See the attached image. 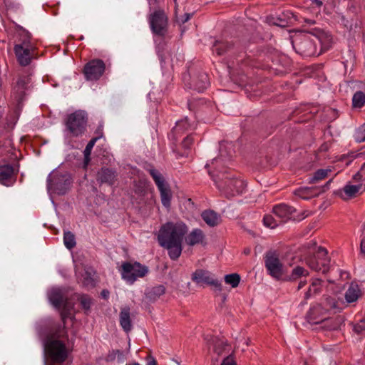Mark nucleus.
<instances>
[{"instance_id":"obj_14","label":"nucleus","mask_w":365,"mask_h":365,"mask_svg":"<svg viewBox=\"0 0 365 365\" xmlns=\"http://www.w3.org/2000/svg\"><path fill=\"white\" fill-rule=\"evenodd\" d=\"M106 69L105 63L101 59H93L85 64L83 73L87 81H97L103 74Z\"/></svg>"},{"instance_id":"obj_6","label":"nucleus","mask_w":365,"mask_h":365,"mask_svg":"<svg viewBox=\"0 0 365 365\" xmlns=\"http://www.w3.org/2000/svg\"><path fill=\"white\" fill-rule=\"evenodd\" d=\"M87 122V113L83 110H76L66 117V130L73 137L82 135L86 130Z\"/></svg>"},{"instance_id":"obj_47","label":"nucleus","mask_w":365,"mask_h":365,"mask_svg":"<svg viewBox=\"0 0 365 365\" xmlns=\"http://www.w3.org/2000/svg\"><path fill=\"white\" fill-rule=\"evenodd\" d=\"M221 365H237V364L233 357L231 355H228L223 359Z\"/></svg>"},{"instance_id":"obj_17","label":"nucleus","mask_w":365,"mask_h":365,"mask_svg":"<svg viewBox=\"0 0 365 365\" xmlns=\"http://www.w3.org/2000/svg\"><path fill=\"white\" fill-rule=\"evenodd\" d=\"M19 170L11 165L0 166V184L11 186L14 184Z\"/></svg>"},{"instance_id":"obj_16","label":"nucleus","mask_w":365,"mask_h":365,"mask_svg":"<svg viewBox=\"0 0 365 365\" xmlns=\"http://www.w3.org/2000/svg\"><path fill=\"white\" fill-rule=\"evenodd\" d=\"M30 82L31 78L29 76H21L14 83L12 88L11 97L16 101L18 105L24 101L26 91L28 89Z\"/></svg>"},{"instance_id":"obj_55","label":"nucleus","mask_w":365,"mask_h":365,"mask_svg":"<svg viewBox=\"0 0 365 365\" xmlns=\"http://www.w3.org/2000/svg\"><path fill=\"white\" fill-rule=\"evenodd\" d=\"M272 24L274 25H277V26H286L285 23L284 21H281V22L279 24L277 23V22H274V21L272 22Z\"/></svg>"},{"instance_id":"obj_23","label":"nucleus","mask_w":365,"mask_h":365,"mask_svg":"<svg viewBox=\"0 0 365 365\" xmlns=\"http://www.w3.org/2000/svg\"><path fill=\"white\" fill-rule=\"evenodd\" d=\"M294 209L292 207L284 204H280L273 207V213L278 218L280 222L287 220L290 217Z\"/></svg>"},{"instance_id":"obj_38","label":"nucleus","mask_w":365,"mask_h":365,"mask_svg":"<svg viewBox=\"0 0 365 365\" xmlns=\"http://www.w3.org/2000/svg\"><path fill=\"white\" fill-rule=\"evenodd\" d=\"M225 284L230 285L232 288H236L240 282V276L237 273L226 274L224 277Z\"/></svg>"},{"instance_id":"obj_9","label":"nucleus","mask_w":365,"mask_h":365,"mask_svg":"<svg viewBox=\"0 0 365 365\" xmlns=\"http://www.w3.org/2000/svg\"><path fill=\"white\" fill-rule=\"evenodd\" d=\"M150 27L153 34L164 36L168 28V17L163 9H156L148 16Z\"/></svg>"},{"instance_id":"obj_21","label":"nucleus","mask_w":365,"mask_h":365,"mask_svg":"<svg viewBox=\"0 0 365 365\" xmlns=\"http://www.w3.org/2000/svg\"><path fill=\"white\" fill-rule=\"evenodd\" d=\"M361 188L362 185L360 183L353 185L349 182L339 191V195L344 200L355 197L361 192Z\"/></svg>"},{"instance_id":"obj_4","label":"nucleus","mask_w":365,"mask_h":365,"mask_svg":"<svg viewBox=\"0 0 365 365\" xmlns=\"http://www.w3.org/2000/svg\"><path fill=\"white\" fill-rule=\"evenodd\" d=\"M14 51L17 62L21 66H29L34 59L38 58L37 47L32 40L31 34L26 30L19 33Z\"/></svg>"},{"instance_id":"obj_24","label":"nucleus","mask_w":365,"mask_h":365,"mask_svg":"<svg viewBox=\"0 0 365 365\" xmlns=\"http://www.w3.org/2000/svg\"><path fill=\"white\" fill-rule=\"evenodd\" d=\"M205 236L200 229L192 230L185 237L186 243L189 246L205 244Z\"/></svg>"},{"instance_id":"obj_10","label":"nucleus","mask_w":365,"mask_h":365,"mask_svg":"<svg viewBox=\"0 0 365 365\" xmlns=\"http://www.w3.org/2000/svg\"><path fill=\"white\" fill-rule=\"evenodd\" d=\"M191 279L196 284L212 287L215 292H221L222 291V285L220 281L216 279L215 275L207 269H197L192 274Z\"/></svg>"},{"instance_id":"obj_15","label":"nucleus","mask_w":365,"mask_h":365,"mask_svg":"<svg viewBox=\"0 0 365 365\" xmlns=\"http://www.w3.org/2000/svg\"><path fill=\"white\" fill-rule=\"evenodd\" d=\"M292 46L297 52L303 56H311L317 53L315 41L307 36L300 41L297 38H294L292 41Z\"/></svg>"},{"instance_id":"obj_61","label":"nucleus","mask_w":365,"mask_h":365,"mask_svg":"<svg viewBox=\"0 0 365 365\" xmlns=\"http://www.w3.org/2000/svg\"><path fill=\"white\" fill-rule=\"evenodd\" d=\"M317 40H318V41H321V39L320 38H316Z\"/></svg>"},{"instance_id":"obj_27","label":"nucleus","mask_w":365,"mask_h":365,"mask_svg":"<svg viewBox=\"0 0 365 365\" xmlns=\"http://www.w3.org/2000/svg\"><path fill=\"white\" fill-rule=\"evenodd\" d=\"M294 194L299 197L308 200L319 195V189L316 187H302L294 191Z\"/></svg>"},{"instance_id":"obj_40","label":"nucleus","mask_w":365,"mask_h":365,"mask_svg":"<svg viewBox=\"0 0 365 365\" xmlns=\"http://www.w3.org/2000/svg\"><path fill=\"white\" fill-rule=\"evenodd\" d=\"M352 103L354 108H361L365 105V94L361 91L354 93L352 98Z\"/></svg>"},{"instance_id":"obj_60","label":"nucleus","mask_w":365,"mask_h":365,"mask_svg":"<svg viewBox=\"0 0 365 365\" xmlns=\"http://www.w3.org/2000/svg\"><path fill=\"white\" fill-rule=\"evenodd\" d=\"M240 225L242 229L245 230V228L244 225H242V223H240Z\"/></svg>"},{"instance_id":"obj_50","label":"nucleus","mask_w":365,"mask_h":365,"mask_svg":"<svg viewBox=\"0 0 365 365\" xmlns=\"http://www.w3.org/2000/svg\"><path fill=\"white\" fill-rule=\"evenodd\" d=\"M327 305H329V308L327 309H334L336 307L335 303L334 302H327Z\"/></svg>"},{"instance_id":"obj_11","label":"nucleus","mask_w":365,"mask_h":365,"mask_svg":"<svg viewBox=\"0 0 365 365\" xmlns=\"http://www.w3.org/2000/svg\"><path fill=\"white\" fill-rule=\"evenodd\" d=\"M324 307L319 304L312 307L307 314L309 320L314 324L324 322V327H327L329 329H336L339 328L341 320L339 319H327L324 317Z\"/></svg>"},{"instance_id":"obj_7","label":"nucleus","mask_w":365,"mask_h":365,"mask_svg":"<svg viewBox=\"0 0 365 365\" xmlns=\"http://www.w3.org/2000/svg\"><path fill=\"white\" fill-rule=\"evenodd\" d=\"M120 271L122 278L133 284L138 278H143L148 273V267L138 262H125L122 264Z\"/></svg>"},{"instance_id":"obj_45","label":"nucleus","mask_w":365,"mask_h":365,"mask_svg":"<svg viewBox=\"0 0 365 365\" xmlns=\"http://www.w3.org/2000/svg\"><path fill=\"white\" fill-rule=\"evenodd\" d=\"M354 330L356 333L361 334V335H365V322H361V323H359L356 324L354 327Z\"/></svg>"},{"instance_id":"obj_1","label":"nucleus","mask_w":365,"mask_h":365,"mask_svg":"<svg viewBox=\"0 0 365 365\" xmlns=\"http://www.w3.org/2000/svg\"><path fill=\"white\" fill-rule=\"evenodd\" d=\"M187 225L182 222L163 224L158 233L159 245L168 250L169 257L177 260L182 251V242L187 232Z\"/></svg>"},{"instance_id":"obj_53","label":"nucleus","mask_w":365,"mask_h":365,"mask_svg":"<svg viewBox=\"0 0 365 365\" xmlns=\"http://www.w3.org/2000/svg\"><path fill=\"white\" fill-rule=\"evenodd\" d=\"M101 294L104 298H107L109 294V292L107 290H103Z\"/></svg>"},{"instance_id":"obj_19","label":"nucleus","mask_w":365,"mask_h":365,"mask_svg":"<svg viewBox=\"0 0 365 365\" xmlns=\"http://www.w3.org/2000/svg\"><path fill=\"white\" fill-rule=\"evenodd\" d=\"M189 84L190 88L202 92L209 86L208 76L204 72H200L191 78V82Z\"/></svg>"},{"instance_id":"obj_59","label":"nucleus","mask_w":365,"mask_h":365,"mask_svg":"<svg viewBox=\"0 0 365 365\" xmlns=\"http://www.w3.org/2000/svg\"><path fill=\"white\" fill-rule=\"evenodd\" d=\"M98 133H100L101 135L102 134V129H101V128H98Z\"/></svg>"},{"instance_id":"obj_32","label":"nucleus","mask_w":365,"mask_h":365,"mask_svg":"<svg viewBox=\"0 0 365 365\" xmlns=\"http://www.w3.org/2000/svg\"><path fill=\"white\" fill-rule=\"evenodd\" d=\"M160 193L161 202L163 206L168 208L170 206V200L172 198L171 190L168 185L158 187Z\"/></svg>"},{"instance_id":"obj_56","label":"nucleus","mask_w":365,"mask_h":365,"mask_svg":"<svg viewBox=\"0 0 365 365\" xmlns=\"http://www.w3.org/2000/svg\"><path fill=\"white\" fill-rule=\"evenodd\" d=\"M158 0H148V4L150 6L157 4Z\"/></svg>"},{"instance_id":"obj_20","label":"nucleus","mask_w":365,"mask_h":365,"mask_svg":"<svg viewBox=\"0 0 365 365\" xmlns=\"http://www.w3.org/2000/svg\"><path fill=\"white\" fill-rule=\"evenodd\" d=\"M234 48L232 42L225 40H216L212 44V51L217 56H220L230 52Z\"/></svg>"},{"instance_id":"obj_2","label":"nucleus","mask_w":365,"mask_h":365,"mask_svg":"<svg viewBox=\"0 0 365 365\" xmlns=\"http://www.w3.org/2000/svg\"><path fill=\"white\" fill-rule=\"evenodd\" d=\"M67 339L65 324L53 327L43 340L44 352L53 364H62L68 358L69 350L61 339Z\"/></svg>"},{"instance_id":"obj_35","label":"nucleus","mask_w":365,"mask_h":365,"mask_svg":"<svg viewBox=\"0 0 365 365\" xmlns=\"http://www.w3.org/2000/svg\"><path fill=\"white\" fill-rule=\"evenodd\" d=\"M99 138V137H95L93 138H92L89 142L87 144V145L86 146V148L83 151V154H84V161H83V167L86 168L88 165L89 164V162L91 160V150L93 148V146L95 145L96 141L98 140V139Z\"/></svg>"},{"instance_id":"obj_3","label":"nucleus","mask_w":365,"mask_h":365,"mask_svg":"<svg viewBox=\"0 0 365 365\" xmlns=\"http://www.w3.org/2000/svg\"><path fill=\"white\" fill-rule=\"evenodd\" d=\"M210 175L221 194L227 198L242 194L247 187V183L242 179L237 178L227 168L210 172Z\"/></svg>"},{"instance_id":"obj_37","label":"nucleus","mask_w":365,"mask_h":365,"mask_svg":"<svg viewBox=\"0 0 365 365\" xmlns=\"http://www.w3.org/2000/svg\"><path fill=\"white\" fill-rule=\"evenodd\" d=\"M63 242L67 249H73L76 245L75 235L70 231L64 232Z\"/></svg>"},{"instance_id":"obj_8","label":"nucleus","mask_w":365,"mask_h":365,"mask_svg":"<svg viewBox=\"0 0 365 365\" xmlns=\"http://www.w3.org/2000/svg\"><path fill=\"white\" fill-rule=\"evenodd\" d=\"M71 183L70 177L58 171L53 172L47 178L48 190L58 195H64L69 190Z\"/></svg>"},{"instance_id":"obj_54","label":"nucleus","mask_w":365,"mask_h":365,"mask_svg":"<svg viewBox=\"0 0 365 365\" xmlns=\"http://www.w3.org/2000/svg\"><path fill=\"white\" fill-rule=\"evenodd\" d=\"M146 365H157V362L154 359H152Z\"/></svg>"},{"instance_id":"obj_36","label":"nucleus","mask_w":365,"mask_h":365,"mask_svg":"<svg viewBox=\"0 0 365 365\" xmlns=\"http://www.w3.org/2000/svg\"><path fill=\"white\" fill-rule=\"evenodd\" d=\"M331 172V169L328 168L325 169H319L317 170L313 176L309 179V182L316 183L320 180L325 179L329 176V173Z\"/></svg>"},{"instance_id":"obj_18","label":"nucleus","mask_w":365,"mask_h":365,"mask_svg":"<svg viewBox=\"0 0 365 365\" xmlns=\"http://www.w3.org/2000/svg\"><path fill=\"white\" fill-rule=\"evenodd\" d=\"M117 176L114 170L103 167L97 172L96 180L100 184L113 185L117 180Z\"/></svg>"},{"instance_id":"obj_51","label":"nucleus","mask_w":365,"mask_h":365,"mask_svg":"<svg viewBox=\"0 0 365 365\" xmlns=\"http://www.w3.org/2000/svg\"><path fill=\"white\" fill-rule=\"evenodd\" d=\"M221 162V159L220 158H215L213 160V161L212 162V164L213 165H218Z\"/></svg>"},{"instance_id":"obj_52","label":"nucleus","mask_w":365,"mask_h":365,"mask_svg":"<svg viewBox=\"0 0 365 365\" xmlns=\"http://www.w3.org/2000/svg\"><path fill=\"white\" fill-rule=\"evenodd\" d=\"M184 16H185V19L182 20L183 23H185L186 21H187L191 17L190 14H185Z\"/></svg>"},{"instance_id":"obj_31","label":"nucleus","mask_w":365,"mask_h":365,"mask_svg":"<svg viewBox=\"0 0 365 365\" xmlns=\"http://www.w3.org/2000/svg\"><path fill=\"white\" fill-rule=\"evenodd\" d=\"M165 292V288L163 285H158L152 287L145 293L146 298L150 301H155Z\"/></svg>"},{"instance_id":"obj_49","label":"nucleus","mask_w":365,"mask_h":365,"mask_svg":"<svg viewBox=\"0 0 365 365\" xmlns=\"http://www.w3.org/2000/svg\"><path fill=\"white\" fill-rule=\"evenodd\" d=\"M306 284H307L306 280H301L299 282V284L297 286V289H301L302 288H303L305 286Z\"/></svg>"},{"instance_id":"obj_5","label":"nucleus","mask_w":365,"mask_h":365,"mask_svg":"<svg viewBox=\"0 0 365 365\" xmlns=\"http://www.w3.org/2000/svg\"><path fill=\"white\" fill-rule=\"evenodd\" d=\"M265 267L272 277L284 281L290 264L281 259L277 252L269 251L265 255Z\"/></svg>"},{"instance_id":"obj_29","label":"nucleus","mask_w":365,"mask_h":365,"mask_svg":"<svg viewBox=\"0 0 365 365\" xmlns=\"http://www.w3.org/2000/svg\"><path fill=\"white\" fill-rule=\"evenodd\" d=\"M202 217L205 223L210 227L217 225L221 220L220 216L212 210L202 212Z\"/></svg>"},{"instance_id":"obj_22","label":"nucleus","mask_w":365,"mask_h":365,"mask_svg":"<svg viewBox=\"0 0 365 365\" xmlns=\"http://www.w3.org/2000/svg\"><path fill=\"white\" fill-rule=\"evenodd\" d=\"M190 128V125L188 123L187 118L180 120L176 123L175 126L173 128L170 138L174 140H177L181 137L186 131Z\"/></svg>"},{"instance_id":"obj_63","label":"nucleus","mask_w":365,"mask_h":365,"mask_svg":"<svg viewBox=\"0 0 365 365\" xmlns=\"http://www.w3.org/2000/svg\"><path fill=\"white\" fill-rule=\"evenodd\" d=\"M245 252L247 253L249 252V250H245Z\"/></svg>"},{"instance_id":"obj_64","label":"nucleus","mask_w":365,"mask_h":365,"mask_svg":"<svg viewBox=\"0 0 365 365\" xmlns=\"http://www.w3.org/2000/svg\"><path fill=\"white\" fill-rule=\"evenodd\" d=\"M245 252L247 253L249 252V250H245Z\"/></svg>"},{"instance_id":"obj_34","label":"nucleus","mask_w":365,"mask_h":365,"mask_svg":"<svg viewBox=\"0 0 365 365\" xmlns=\"http://www.w3.org/2000/svg\"><path fill=\"white\" fill-rule=\"evenodd\" d=\"M322 289V281L319 279H314L312 280L311 284L309 287L308 290L305 293V298L309 299L313 295L321 292Z\"/></svg>"},{"instance_id":"obj_39","label":"nucleus","mask_w":365,"mask_h":365,"mask_svg":"<svg viewBox=\"0 0 365 365\" xmlns=\"http://www.w3.org/2000/svg\"><path fill=\"white\" fill-rule=\"evenodd\" d=\"M149 173L154 180L158 188L167 185L165 182L164 178L157 170L150 169Z\"/></svg>"},{"instance_id":"obj_13","label":"nucleus","mask_w":365,"mask_h":365,"mask_svg":"<svg viewBox=\"0 0 365 365\" xmlns=\"http://www.w3.org/2000/svg\"><path fill=\"white\" fill-rule=\"evenodd\" d=\"M49 300L55 307L60 309L62 307L60 315L63 324H65L66 319L70 317L72 306L66 302L62 290L53 289L49 293Z\"/></svg>"},{"instance_id":"obj_30","label":"nucleus","mask_w":365,"mask_h":365,"mask_svg":"<svg viewBox=\"0 0 365 365\" xmlns=\"http://www.w3.org/2000/svg\"><path fill=\"white\" fill-rule=\"evenodd\" d=\"M128 352L129 349H128L126 351L119 349L112 350L108 354L106 361L110 362L114 361H117L119 363L123 362L127 359V354Z\"/></svg>"},{"instance_id":"obj_33","label":"nucleus","mask_w":365,"mask_h":365,"mask_svg":"<svg viewBox=\"0 0 365 365\" xmlns=\"http://www.w3.org/2000/svg\"><path fill=\"white\" fill-rule=\"evenodd\" d=\"M230 345L225 341L216 339L214 341L213 351L217 356L229 352Z\"/></svg>"},{"instance_id":"obj_26","label":"nucleus","mask_w":365,"mask_h":365,"mask_svg":"<svg viewBox=\"0 0 365 365\" xmlns=\"http://www.w3.org/2000/svg\"><path fill=\"white\" fill-rule=\"evenodd\" d=\"M309 274L307 269L300 266H296L291 271L289 269H287L284 281H296L302 277H307Z\"/></svg>"},{"instance_id":"obj_48","label":"nucleus","mask_w":365,"mask_h":365,"mask_svg":"<svg viewBox=\"0 0 365 365\" xmlns=\"http://www.w3.org/2000/svg\"><path fill=\"white\" fill-rule=\"evenodd\" d=\"M361 252L365 255V230L363 232L361 240Z\"/></svg>"},{"instance_id":"obj_25","label":"nucleus","mask_w":365,"mask_h":365,"mask_svg":"<svg viewBox=\"0 0 365 365\" xmlns=\"http://www.w3.org/2000/svg\"><path fill=\"white\" fill-rule=\"evenodd\" d=\"M119 322L125 332H129L132 329V322L130 319V310L128 307L121 308L119 314Z\"/></svg>"},{"instance_id":"obj_42","label":"nucleus","mask_w":365,"mask_h":365,"mask_svg":"<svg viewBox=\"0 0 365 365\" xmlns=\"http://www.w3.org/2000/svg\"><path fill=\"white\" fill-rule=\"evenodd\" d=\"M82 284L86 287H93L95 285L94 279L91 272L86 271L83 275Z\"/></svg>"},{"instance_id":"obj_57","label":"nucleus","mask_w":365,"mask_h":365,"mask_svg":"<svg viewBox=\"0 0 365 365\" xmlns=\"http://www.w3.org/2000/svg\"><path fill=\"white\" fill-rule=\"evenodd\" d=\"M126 365H140V364L138 362H130V363L127 364Z\"/></svg>"},{"instance_id":"obj_41","label":"nucleus","mask_w":365,"mask_h":365,"mask_svg":"<svg viewBox=\"0 0 365 365\" xmlns=\"http://www.w3.org/2000/svg\"><path fill=\"white\" fill-rule=\"evenodd\" d=\"M264 225L269 228L273 229L278 226L280 221L278 219H275L271 215H266L263 218Z\"/></svg>"},{"instance_id":"obj_58","label":"nucleus","mask_w":365,"mask_h":365,"mask_svg":"<svg viewBox=\"0 0 365 365\" xmlns=\"http://www.w3.org/2000/svg\"><path fill=\"white\" fill-rule=\"evenodd\" d=\"M314 3L317 5V6H321L322 4V2L320 1H318V0H315L314 1Z\"/></svg>"},{"instance_id":"obj_44","label":"nucleus","mask_w":365,"mask_h":365,"mask_svg":"<svg viewBox=\"0 0 365 365\" xmlns=\"http://www.w3.org/2000/svg\"><path fill=\"white\" fill-rule=\"evenodd\" d=\"M356 139L358 141H365V124L362 125L356 132Z\"/></svg>"},{"instance_id":"obj_62","label":"nucleus","mask_w":365,"mask_h":365,"mask_svg":"<svg viewBox=\"0 0 365 365\" xmlns=\"http://www.w3.org/2000/svg\"><path fill=\"white\" fill-rule=\"evenodd\" d=\"M364 168H363V169L361 170V173H364Z\"/></svg>"},{"instance_id":"obj_43","label":"nucleus","mask_w":365,"mask_h":365,"mask_svg":"<svg viewBox=\"0 0 365 365\" xmlns=\"http://www.w3.org/2000/svg\"><path fill=\"white\" fill-rule=\"evenodd\" d=\"M79 300L82 307L84 309L88 310L90 309L91 304V299L89 297L86 295H82L81 296Z\"/></svg>"},{"instance_id":"obj_12","label":"nucleus","mask_w":365,"mask_h":365,"mask_svg":"<svg viewBox=\"0 0 365 365\" xmlns=\"http://www.w3.org/2000/svg\"><path fill=\"white\" fill-rule=\"evenodd\" d=\"M307 264L315 271L327 272L329 267V259L327 256V251L322 247H318L313 256L306 259Z\"/></svg>"},{"instance_id":"obj_46","label":"nucleus","mask_w":365,"mask_h":365,"mask_svg":"<svg viewBox=\"0 0 365 365\" xmlns=\"http://www.w3.org/2000/svg\"><path fill=\"white\" fill-rule=\"evenodd\" d=\"M193 143V138L191 135H187L183 138L182 142V146L185 148H189Z\"/></svg>"},{"instance_id":"obj_28","label":"nucleus","mask_w":365,"mask_h":365,"mask_svg":"<svg viewBox=\"0 0 365 365\" xmlns=\"http://www.w3.org/2000/svg\"><path fill=\"white\" fill-rule=\"evenodd\" d=\"M361 295V291L356 283H351L345 293V299L347 302H356Z\"/></svg>"}]
</instances>
